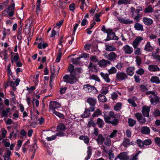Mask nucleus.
Masks as SVG:
<instances>
[{"instance_id":"nucleus-1","label":"nucleus","mask_w":160,"mask_h":160,"mask_svg":"<svg viewBox=\"0 0 160 160\" xmlns=\"http://www.w3.org/2000/svg\"><path fill=\"white\" fill-rule=\"evenodd\" d=\"M118 114H115L112 111H111L108 113L107 112H104L103 117L105 122L112 125L116 126L118 124L119 120L117 118H118Z\"/></svg>"},{"instance_id":"nucleus-2","label":"nucleus","mask_w":160,"mask_h":160,"mask_svg":"<svg viewBox=\"0 0 160 160\" xmlns=\"http://www.w3.org/2000/svg\"><path fill=\"white\" fill-rule=\"evenodd\" d=\"M70 75H66L63 77L64 82L67 83L73 84L78 81L79 78V74L80 72V71H69Z\"/></svg>"},{"instance_id":"nucleus-3","label":"nucleus","mask_w":160,"mask_h":160,"mask_svg":"<svg viewBox=\"0 0 160 160\" xmlns=\"http://www.w3.org/2000/svg\"><path fill=\"white\" fill-rule=\"evenodd\" d=\"M143 39L142 37L138 36L132 42L133 47L134 49H136L134 50V54L135 55H139L141 54V49L140 48H138V47Z\"/></svg>"},{"instance_id":"nucleus-4","label":"nucleus","mask_w":160,"mask_h":160,"mask_svg":"<svg viewBox=\"0 0 160 160\" xmlns=\"http://www.w3.org/2000/svg\"><path fill=\"white\" fill-rule=\"evenodd\" d=\"M135 116L136 117L138 121L140 124H144L146 122V119L142 116L141 113L137 112L135 114Z\"/></svg>"},{"instance_id":"nucleus-5","label":"nucleus","mask_w":160,"mask_h":160,"mask_svg":"<svg viewBox=\"0 0 160 160\" xmlns=\"http://www.w3.org/2000/svg\"><path fill=\"white\" fill-rule=\"evenodd\" d=\"M117 158H119L120 160H127L129 159V157L126 152H123L118 154L114 160H116Z\"/></svg>"},{"instance_id":"nucleus-6","label":"nucleus","mask_w":160,"mask_h":160,"mask_svg":"<svg viewBox=\"0 0 160 160\" xmlns=\"http://www.w3.org/2000/svg\"><path fill=\"white\" fill-rule=\"evenodd\" d=\"M150 110V107H148L146 106H143L142 110V112L143 116L144 117H149Z\"/></svg>"},{"instance_id":"nucleus-7","label":"nucleus","mask_w":160,"mask_h":160,"mask_svg":"<svg viewBox=\"0 0 160 160\" xmlns=\"http://www.w3.org/2000/svg\"><path fill=\"white\" fill-rule=\"evenodd\" d=\"M61 105L59 102L56 101H52L50 103V108L53 111L55 110V109L60 108Z\"/></svg>"},{"instance_id":"nucleus-8","label":"nucleus","mask_w":160,"mask_h":160,"mask_svg":"<svg viewBox=\"0 0 160 160\" xmlns=\"http://www.w3.org/2000/svg\"><path fill=\"white\" fill-rule=\"evenodd\" d=\"M150 97V101L152 104L160 102V98H159L155 93L151 95Z\"/></svg>"},{"instance_id":"nucleus-9","label":"nucleus","mask_w":160,"mask_h":160,"mask_svg":"<svg viewBox=\"0 0 160 160\" xmlns=\"http://www.w3.org/2000/svg\"><path fill=\"white\" fill-rule=\"evenodd\" d=\"M123 50L126 54H131L133 52L132 48L128 45H126L123 47Z\"/></svg>"},{"instance_id":"nucleus-10","label":"nucleus","mask_w":160,"mask_h":160,"mask_svg":"<svg viewBox=\"0 0 160 160\" xmlns=\"http://www.w3.org/2000/svg\"><path fill=\"white\" fill-rule=\"evenodd\" d=\"M116 75V78L119 80H122L127 77L125 73L122 72H118Z\"/></svg>"},{"instance_id":"nucleus-11","label":"nucleus","mask_w":160,"mask_h":160,"mask_svg":"<svg viewBox=\"0 0 160 160\" xmlns=\"http://www.w3.org/2000/svg\"><path fill=\"white\" fill-rule=\"evenodd\" d=\"M83 89L88 92H91L92 91L96 90V88L94 87L91 86L90 84H88L84 85Z\"/></svg>"},{"instance_id":"nucleus-12","label":"nucleus","mask_w":160,"mask_h":160,"mask_svg":"<svg viewBox=\"0 0 160 160\" xmlns=\"http://www.w3.org/2000/svg\"><path fill=\"white\" fill-rule=\"evenodd\" d=\"M117 57V55L114 52H111L107 56L108 60L114 61L116 59Z\"/></svg>"},{"instance_id":"nucleus-13","label":"nucleus","mask_w":160,"mask_h":160,"mask_svg":"<svg viewBox=\"0 0 160 160\" xmlns=\"http://www.w3.org/2000/svg\"><path fill=\"white\" fill-rule=\"evenodd\" d=\"M96 140L98 145H102L103 144L104 140H105V138L103 137L102 134H99Z\"/></svg>"},{"instance_id":"nucleus-14","label":"nucleus","mask_w":160,"mask_h":160,"mask_svg":"<svg viewBox=\"0 0 160 160\" xmlns=\"http://www.w3.org/2000/svg\"><path fill=\"white\" fill-rule=\"evenodd\" d=\"M110 64V61L104 59L99 61L98 62V65L101 67H105L108 64L109 65Z\"/></svg>"},{"instance_id":"nucleus-15","label":"nucleus","mask_w":160,"mask_h":160,"mask_svg":"<svg viewBox=\"0 0 160 160\" xmlns=\"http://www.w3.org/2000/svg\"><path fill=\"white\" fill-rule=\"evenodd\" d=\"M142 21L145 25L147 26L151 25L153 22L152 19L147 17H143L142 19Z\"/></svg>"},{"instance_id":"nucleus-16","label":"nucleus","mask_w":160,"mask_h":160,"mask_svg":"<svg viewBox=\"0 0 160 160\" xmlns=\"http://www.w3.org/2000/svg\"><path fill=\"white\" fill-rule=\"evenodd\" d=\"M103 148L104 152L108 154L109 159L110 160H113L114 158V156L112 150L110 149L108 151V152L107 150H105V147L104 146H103Z\"/></svg>"},{"instance_id":"nucleus-17","label":"nucleus","mask_w":160,"mask_h":160,"mask_svg":"<svg viewBox=\"0 0 160 160\" xmlns=\"http://www.w3.org/2000/svg\"><path fill=\"white\" fill-rule=\"evenodd\" d=\"M118 21L121 23L125 24H130L133 23V21L128 19H125L123 18H118Z\"/></svg>"},{"instance_id":"nucleus-18","label":"nucleus","mask_w":160,"mask_h":160,"mask_svg":"<svg viewBox=\"0 0 160 160\" xmlns=\"http://www.w3.org/2000/svg\"><path fill=\"white\" fill-rule=\"evenodd\" d=\"M150 129L149 128L146 126L142 127L141 129V132L142 134H149L150 133Z\"/></svg>"},{"instance_id":"nucleus-19","label":"nucleus","mask_w":160,"mask_h":160,"mask_svg":"<svg viewBox=\"0 0 160 160\" xmlns=\"http://www.w3.org/2000/svg\"><path fill=\"white\" fill-rule=\"evenodd\" d=\"M153 48L149 42H148L145 45L144 50L147 52H152Z\"/></svg>"},{"instance_id":"nucleus-20","label":"nucleus","mask_w":160,"mask_h":160,"mask_svg":"<svg viewBox=\"0 0 160 160\" xmlns=\"http://www.w3.org/2000/svg\"><path fill=\"white\" fill-rule=\"evenodd\" d=\"M0 56L1 58L3 57V59L6 61L8 58V56L6 49L2 50L0 52Z\"/></svg>"},{"instance_id":"nucleus-21","label":"nucleus","mask_w":160,"mask_h":160,"mask_svg":"<svg viewBox=\"0 0 160 160\" xmlns=\"http://www.w3.org/2000/svg\"><path fill=\"white\" fill-rule=\"evenodd\" d=\"M134 28L138 31H143L144 30L143 26L139 23H136L134 25Z\"/></svg>"},{"instance_id":"nucleus-22","label":"nucleus","mask_w":160,"mask_h":160,"mask_svg":"<svg viewBox=\"0 0 160 160\" xmlns=\"http://www.w3.org/2000/svg\"><path fill=\"white\" fill-rule=\"evenodd\" d=\"M87 101L90 106H95L96 103V99L92 98H88L87 99Z\"/></svg>"},{"instance_id":"nucleus-23","label":"nucleus","mask_w":160,"mask_h":160,"mask_svg":"<svg viewBox=\"0 0 160 160\" xmlns=\"http://www.w3.org/2000/svg\"><path fill=\"white\" fill-rule=\"evenodd\" d=\"M66 128L65 125L62 124L60 123L57 126V129L58 132H63L65 130Z\"/></svg>"},{"instance_id":"nucleus-24","label":"nucleus","mask_w":160,"mask_h":160,"mask_svg":"<svg viewBox=\"0 0 160 160\" xmlns=\"http://www.w3.org/2000/svg\"><path fill=\"white\" fill-rule=\"evenodd\" d=\"M153 8L152 5H149L144 9V12L146 13H152L153 11Z\"/></svg>"},{"instance_id":"nucleus-25","label":"nucleus","mask_w":160,"mask_h":160,"mask_svg":"<svg viewBox=\"0 0 160 160\" xmlns=\"http://www.w3.org/2000/svg\"><path fill=\"white\" fill-rule=\"evenodd\" d=\"M150 81L152 82L157 84H158L160 83V80L158 78L155 76H153L151 78Z\"/></svg>"},{"instance_id":"nucleus-26","label":"nucleus","mask_w":160,"mask_h":160,"mask_svg":"<svg viewBox=\"0 0 160 160\" xmlns=\"http://www.w3.org/2000/svg\"><path fill=\"white\" fill-rule=\"evenodd\" d=\"M105 50L109 51H115L116 50V48L113 45H106Z\"/></svg>"},{"instance_id":"nucleus-27","label":"nucleus","mask_w":160,"mask_h":160,"mask_svg":"<svg viewBox=\"0 0 160 160\" xmlns=\"http://www.w3.org/2000/svg\"><path fill=\"white\" fill-rule=\"evenodd\" d=\"M100 74L107 82H110V80L108 77V74H105L103 72H101Z\"/></svg>"},{"instance_id":"nucleus-28","label":"nucleus","mask_w":160,"mask_h":160,"mask_svg":"<svg viewBox=\"0 0 160 160\" xmlns=\"http://www.w3.org/2000/svg\"><path fill=\"white\" fill-rule=\"evenodd\" d=\"M10 108H7L5 110H3L1 115V117H7L8 113L10 112Z\"/></svg>"},{"instance_id":"nucleus-29","label":"nucleus","mask_w":160,"mask_h":160,"mask_svg":"<svg viewBox=\"0 0 160 160\" xmlns=\"http://www.w3.org/2000/svg\"><path fill=\"white\" fill-rule=\"evenodd\" d=\"M97 124L99 128H102L104 125V123L102 119L100 118H98L97 120Z\"/></svg>"},{"instance_id":"nucleus-30","label":"nucleus","mask_w":160,"mask_h":160,"mask_svg":"<svg viewBox=\"0 0 160 160\" xmlns=\"http://www.w3.org/2000/svg\"><path fill=\"white\" fill-rule=\"evenodd\" d=\"M99 101L101 102H105L107 101V99L102 94H99L98 96Z\"/></svg>"},{"instance_id":"nucleus-31","label":"nucleus","mask_w":160,"mask_h":160,"mask_svg":"<svg viewBox=\"0 0 160 160\" xmlns=\"http://www.w3.org/2000/svg\"><path fill=\"white\" fill-rule=\"evenodd\" d=\"M90 112L88 109H86L84 113L81 115V117L83 118L88 117L90 116Z\"/></svg>"},{"instance_id":"nucleus-32","label":"nucleus","mask_w":160,"mask_h":160,"mask_svg":"<svg viewBox=\"0 0 160 160\" xmlns=\"http://www.w3.org/2000/svg\"><path fill=\"white\" fill-rule=\"evenodd\" d=\"M131 143V142H130L129 139L125 138L122 142V145L124 147H127L128 145L130 144Z\"/></svg>"},{"instance_id":"nucleus-33","label":"nucleus","mask_w":160,"mask_h":160,"mask_svg":"<svg viewBox=\"0 0 160 160\" xmlns=\"http://www.w3.org/2000/svg\"><path fill=\"white\" fill-rule=\"evenodd\" d=\"M87 157L85 158V159L86 160L89 159L92 154V149L90 146L88 147V151L87 152Z\"/></svg>"},{"instance_id":"nucleus-34","label":"nucleus","mask_w":160,"mask_h":160,"mask_svg":"<svg viewBox=\"0 0 160 160\" xmlns=\"http://www.w3.org/2000/svg\"><path fill=\"white\" fill-rule=\"evenodd\" d=\"M132 0H119L118 1V4L121 5L123 4H130Z\"/></svg>"},{"instance_id":"nucleus-35","label":"nucleus","mask_w":160,"mask_h":160,"mask_svg":"<svg viewBox=\"0 0 160 160\" xmlns=\"http://www.w3.org/2000/svg\"><path fill=\"white\" fill-rule=\"evenodd\" d=\"M10 33V29H6L4 28L3 30V37H2V39L3 40L6 36L7 35H9Z\"/></svg>"},{"instance_id":"nucleus-36","label":"nucleus","mask_w":160,"mask_h":160,"mask_svg":"<svg viewBox=\"0 0 160 160\" xmlns=\"http://www.w3.org/2000/svg\"><path fill=\"white\" fill-rule=\"evenodd\" d=\"M58 73V71L56 72L55 71H51L50 81L52 82L53 78Z\"/></svg>"},{"instance_id":"nucleus-37","label":"nucleus","mask_w":160,"mask_h":160,"mask_svg":"<svg viewBox=\"0 0 160 160\" xmlns=\"http://www.w3.org/2000/svg\"><path fill=\"white\" fill-rule=\"evenodd\" d=\"M128 122L129 126L132 127L136 124V121L132 118H129Z\"/></svg>"},{"instance_id":"nucleus-38","label":"nucleus","mask_w":160,"mask_h":160,"mask_svg":"<svg viewBox=\"0 0 160 160\" xmlns=\"http://www.w3.org/2000/svg\"><path fill=\"white\" fill-rule=\"evenodd\" d=\"M48 46V44L47 43H42L41 42L39 43L38 44V47L40 49L45 48Z\"/></svg>"},{"instance_id":"nucleus-39","label":"nucleus","mask_w":160,"mask_h":160,"mask_svg":"<svg viewBox=\"0 0 160 160\" xmlns=\"http://www.w3.org/2000/svg\"><path fill=\"white\" fill-rule=\"evenodd\" d=\"M18 131V129H15L10 134L9 136V138H11V137L13 136L14 137L16 138L17 136V133Z\"/></svg>"},{"instance_id":"nucleus-40","label":"nucleus","mask_w":160,"mask_h":160,"mask_svg":"<svg viewBox=\"0 0 160 160\" xmlns=\"http://www.w3.org/2000/svg\"><path fill=\"white\" fill-rule=\"evenodd\" d=\"M79 138L80 139L83 140L84 142L86 144H88L89 142V139L87 136H80Z\"/></svg>"},{"instance_id":"nucleus-41","label":"nucleus","mask_w":160,"mask_h":160,"mask_svg":"<svg viewBox=\"0 0 160 160\" xmlns=\"http://www.w3.org/2000/svg\"><path fill=\"white\" fill-rule=\"evenodd\" d=\"M80 58V57H78L77 58H72V62L73 64H79L80 63V61H79V60Z\"/></svg>"},{"instance_id":"nucleus-42","label":"nucleus","mask_w":160,"mask_h":160,"mask_svg":"<svg viewBox=\"0 0 160 160\" xmlns=\"http://www.w3.org/2000/svg\"><path fill=\"white\" fill-rule=\"evenodd\" d=\"M122 103L120 102L117 103L114 106V109L116 111H119L121 108Z\"/></svg>"},{"instance_id":"nucleus-43","label":"nucleus","mask_w":160,"mask_h":160,"mask_svg":"<svg viewBox=\"0 0 160 160\" xmlns=\"http://www.w3.org/2000/svg\"><path fill=\"white\" fill-rule=\"evenodd\" d=\"M101 113H102L101 111L99 109H98L96 111L94 112L92 116L93 117H97L98 116V115H101Z\"/></svg>"},{"instance_id":"nucleus-44","label":"nucleus","mask_w":160,"mask_h":160,"mask_svg":"<svg viewBox=\"0 0 160 160\" xmlns=\"http://www.w3.org/2000/svg\"><path fill=\"white\" fill-rule=\"evenodd\" d=\"M128 101L130 104H131L133 107H135L137 106V105L135 102L134 100L133 99L131 98H129L128 100Z\"/></svg>"},{"instance_id":"nucleus-45","label":"nucleus","mask_w":160,"mask_h":160,"mask_svg":"<svg viewBox=\"0 0 160 160\" xmlns=\"http://www.w3.org/2000/svg\"><path fill=\"white\" fill-rule=\"evenodd\" d=\"M95 124L92 120L91 118L90 119L89 121L88 122V127L89 128L91 127V126L94 127L95 126Z\"/></svg>"},{"instance_id":"nucleus-46","label":"nucleus","mask_w":160,"mask_h":160,"mask_svg":"<svg viewBox=\"0 0 160 160\" xmlns=\"http://www.w3.org/2000/svg\"><path fill=\"white\" fill-rule=\"evenodd\" d=\"M53 113L56 115V116H58L60 118H64V115L60 113L57 112L55 110H53Z\"/></svg>"},{"instance_id":"nucleus-47","label":"nucleus","mask_w":160,"mask_h":160,"mask_svg":"<svg viewBox=\"0 0 160 160\" xmlns=\"http://www.w3.org/2000/svg\"><path fill=\"white\" fill-rule=\"evenodd\" d=\"M152 115L155 117L160 116V111L158 109H155L153 112Z\"/></svg>"},{"instance_id":"nucleus-48","label":"nucleus","mask_w":160,"mask_h":160,"mask_svg":"<svg viewBox=\"0 0 160 160\" xmlns=\"http://www.w3.org/2000/svg\"><path fill=\"white\" fill-rule=\"evenodd\" d=\"M103 142L105 145L107 146H109L111 145V141L109 138H105V140H104Z\"/></svg>"},{"instance_id":"nucleus-49","label":"nucleus","mask_w":160,"mask_h":160,"mask_svg":"<svg viewBox=\"0 0 160 160\" xmlns=\"http://www.w3.org/2000/svg\"><path fill=\"white\" fill-rule=\"evenodd\" d=\"M148 69L149 70H159V68L157 66L155 65H149Z\"/></svg>"},{"instance_id":"nucleus-50","label":"nucleus","mask_w":160,"mask_h":160,"mask_svg":"<svg viewBox=\"0 0 160 160\" xmlns=\"http://www.w3.org/2000/svg\"><path fill=\"white\" fill-rule=\"evenodd\" d=\"M137 143L138 147L140 148H142L144 146L143 141H142L141 140L138 139L137 140Z\"/></svg>"},{"instance_id":"nucleus-51","label":"nucleus","mask_w":160,"mask_h":160,"mask_svg":"<svg viewBox=\"0 0 160 160\" xmlns=\"http://www.w3.org/2000/svg\"><path fill=\"white\" fill-rule=\"evenodd\" d=\"M155 12L157 15H155L154 17L156 19L158 20L160 19V10H156Z\"/></svg>"},{"instance_id":"nucleus-52","label":"nucleus","mask_w":160,"mask_h":160,"mask_svg":"<svg viewBox=\"0 0 160 160\" xmlns=\"http://www.w3.org/2000/svg\"><path fill=\"white\" fill-rule=\"evenodd\" d=\"M144 145L147 146L149 145L152 143V141L150 139H148L143 141Z\"/></svg>"},{"instance_id":"nucleus-53","label":"nucleus","mask_w":160,"mask_h":160,"mask_svg":"<svg viewBox=\"0 0 160 160\" xmlns=\"http://www.w3.org/2000/svg\"><path fill=\"white\" fill-rule=\"evenodd\" d=\"M56 135L55 134L53 135L51 137H47L46 138V139L48 141H51L54 140L56 138Z\"/></svg>"},{"instance_id":"nucleus-54","label":"nucleus","mask_w":160,"mask_h":160,"mask_svg":"<svg viewBox=\"0 0 160 160\" xmlns=\"http://www.w3.org/2000/svg\"><path fill=\"white\" fill-rule=\"evenodd\" d=\"M15 54L16 55L11 60V62L12 63H13L14 61L17 62L19 59V55L18 54V53H16Z\"/></svg>"},{"instance_id":"nucleus-55","label":"nucleus","mask_w":160,"mask_h":160,"mask_svg":"<svg viewBox=\"0 0 160 160\" xmlns=\"http://www.w3.org/2000/svg\"><path fill=\"white\" fill-rule=\"evenodd\" d=\"M90 78L91 79H94L98 82H100V81L99 78L97 76L94 75H92V76H90Z\"/></svg>"},{"instance_id":"nucleus-56","label":"nucleus","mask_w":160,"mask_h":160,"mask_svg":"<svg viewBox=\"0 0 160 160\" xmlns=\"http://www.w3.org/2000/svg\"><path fill=\"white\" fill-rule=\"evenodd\" d=\"M131 12L132 13V16L134 15V12H135L136 14L139 13L138 9H135L134 8L132 7L131 8Z\"/></svg>"},{"instance_id":"nucleus-57","label":"nucleus","mask_w":160,"mask_h":160,"mask_svg":"<svg viewBox=\"0 0 160 160\" xmlns=\"http://www.w3.org/2000/svg\"><path fill=\"white\" fill-rule=\"evenodd\" d=\"M136 61L137 64L139 66L141 63V58L138 56H137L136 57Z\"/></svg>"},{"instance_id":"nucleus-58","label":"nucleus","mask_w":160,"mask_h":160,"mask_svg":"<svg viewBox=\"0 0 160 160\" xmlns=\"http://www.w3.org/2000/svg\"><path fill=\"white\" fill-rule=\"evenodd\" d=\"M138 154V153H137L135 155H133L129 160H138L137 157Z\"/></svg>"},{"instance_id":"nucleus-59","label":"nucleus","mask_w":160,"mask_h":160,"mask_svg":"<svg viewBox=\"0 0 160 160\" xmlns=\"http://www.w3.org/2000/svg\"><path fill=\"white\" fill-rule=\"evenodd\" d=\"M152 56L154 59L160 62V55H156L155 53H152Z\"/></svg>"},{"instance_id":"nucleus-60","label":"nucleus","mask_w":160,"mask_h":160,"mask_svg":"<svg viewBox=\"0 0 160 160\" xmlns=\"http://www.w3.org/2000/svg\"><path fill=\"white\" fill-rule=\"evenodd\" d=\"M117 132L118 131L117 130H114L109 135V137L111 138H113L115 137L116 136Z\"/></svg>"},{"instance_id":"nucleus-61","label":"nucleus","mask_w":160,"mask_h":160,"mask_svg":"<svg viewBox=\"0 0 160 160\" xmlns=\"http://www.w3.org/2000/svg\"><path fill=\"white\" fill-rule=\"evenodd\" d=\"M14 4L12 3L10 4V6L8 7L7 8V10L8 11H14Z\"/></svg>"},{"instance_id":"nucleus-62","label":"nucleus","mask_w":160,"mask_h":160,"mask_svg":"<svg viewBox=\"0 0 160 160\" xmlns=\"http://www.w3.org/2000/svg\"><path fill=\"white\" fill-rule=\"evenodd\" d=\"M155 143L158 146H160V138L156 137L154 138Z\"/></svg>"},{"instance_id":"nucleus-63","label":"nucleus","mask_w":160,"mask_h":160,"mask_svg":"<svg viewBox=\"0 0 160 160\" xmlns=\"http://www.w3.org/2000/svg\"><path fill=\"white\" fill-rule=\"evenodd\" d=\"M140 88L141 90L143 92L145 91L148 90V88L146 86L143 85H141L140 86Z\"/></svg>"},{"instance_id":"nucleus-64","label":"nucleus","mask_w":160,"mask_h":160,"mask_svg":"<svg viewBox=\"0 0 160 160\" xmlns=\"http://www.w3.org/2000/svg\"><path fill=\"white\" fill-rule=\"evenodd\" d=\"M137 14V16L135 17L134 18L137 22H138L139 21L141 17H142V15L139 13Z\"/></svg>"}]
</instances>
